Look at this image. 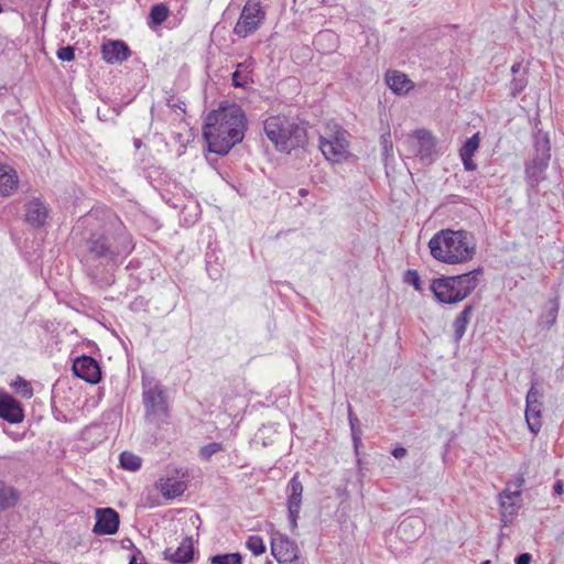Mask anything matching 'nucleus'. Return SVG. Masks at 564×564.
I'll return each instance as SVG.
<instances>
[{
  "instance_id": "dca6fc26",
  "label": "nucleus",
  "mask_w": 564,
  "mask_h": 564,
  "mask_svg": "<svg viewBox=\"0 0 564 564\" xmlns=\"http://www.w3.org/2000/svg\"><path fill=\"white\" fill-rule=\"evenodd\" d=\"M0 417L10 423H19L23 420L19 401L6 392H0Z\"/></svg>"
},
{
  "instance_id": "603ef678",
  "label": "nucleus",
  "mask_w": 564,
  "mask_h": 564,
  "mask_svg": "<svg viewBox=\"0 0 564 564\" xmlns=\"http://www.w3.org/2000/svg\"><path fill=\"white\" fill-rule=\"evenodd\" d=\"M3 12L2 0H0V14Z\"/></svg>"
},
{
  "instance_id": "5701e85b",
  "label": "nucleus",
  "mask_w": 564,
  "mask_h": 564,
  "mask_svg": "<svg viewBox=\"0 0 564 564\" xmlns=\"http://www.w3.org/2000/svg\"><path fill=\"white\" fill-rule=\"evenodd\" d=\"M386 83L395 94H406L412 88V82L408 76L398 70H390L386 74Z\"/></svg>"
},
{
  "instance_id": "c85d7f7f",
  "label": "nucleus",
  "mask_w": 564,
  "mask_h": 564,
  "mask_svg": "<svg viewBox=\"0 0 564 564\" xmlns=\"http://www.w3.org/2000/svg\"><path fill=\"white\" fill-rule=\"evenodd\" d=\"M120 466L129 471H135L141 467V458L130 452L120 454Z\"/></svg>"
},
{
  "instance_id": "412c9836",
  "label": "nucleus",
  "mask_w": 564,
  "mask_h": 564,
  "mask_svg": "<svg viewBox=\"0 0 564 564\" xmlns=\"http://www.w3.org/2000/svg\"><path fill=\"white\" fill-rule=\"evenodd\" d=\"M47 218V208L40 199L31 200L25 208V219L34 227L43 226Z\"/></svg>"
},
{
  "instance_id": "1a4fd4ad",
  "label": "nucleus",
  "mask_w": 564,
  "mask_h": 564,
  "mask_svg": "<svg viewBox=\"0 0 564 564\" xmlns=\"http://www.w3.org/2000/svg\"><path fill=\"white\" fill-rule=\"evenodd\" d=\"M550 147L546 139L536 142V154L527 165L525 175L532 186L538 185L544 178V171L550 161Z\"/></svg>"
},
{
  "instance_id": "e433bc0d",
  "label": "nucleus",
  "mask_w": 564,
  "mask_h": 564,
  "mask_svg": "<svg viewBox=\"0 0 564 564\" xmlns=\"http://www.w3.org/2000/svg\"><path fill=\"white\" fill-rule=\"evenodd\" d=\"M405 282L413 285L415 290L420 291L421 286V278L415 270H409L405 274Z\"/></svg>"
},
{
  "instance_id": "c9c22d12",
  "label": "nucleus",
  "mask_w": 564,
  "mask_h": 564,
  "mask_svg": "<svg viewBox=\"0 0 564 564\" xmlns=\"http://www.w3.org/2000/svg\"><path fill=\"white\" fill-rule=\"evenodd\" d=\"M57 57L64 62H70L75 58V51L73 46H63L57 51Z\"/></svg>"
},
{
  "instance_id": "a18cd8bd",
  "label": "nucleus",
  "mask_w": 564,
  "mask_h": 564,
  "mask_svg": "<svg viewBox=\"0 0 564 564\" xmlns=\"http://www.w3.org/2000/svg\"><path fill=\"white\" fill-rule=\"evenodd\" d=\"M361 434H362L361 431H357L354 434H351L354 447H355L356 452H358L359 447L362 445Z\"/></svg>"
},
{
  "instance_id": "aec40b11",
  "label": "nucleus",
  "mask_w": 564,
  "mask_h": 564,
  "mask_svg": "<svg viewBox=\"0 0 564 564\" xmlns=\"http://www.w3.org/2000/svg\"><path fill=\"white\" fill-rule=\"evenodd\" d=\"M162 496L166 499H174L184 494L187 485L184 480L176 478H161L155 484Z\"/></svg>"
},
{
  "instance_id": "c03bdc74",
  "label": "nucleus",
  "mask_w": 564,
  "mask_h": 564,
  "mask_svg": "<svg viewBox=\"0 0 564 564\" xmlns=\"http://www.w3.org/2000/svg\"><path fill=\"white\" fill-rule=\"evenodd\" d=\"M532 560L531 554L522 553L516 557V564H530Z\"/></svg>"
},
{
  "instance_id": "7ed1b4c3",
  "label": "nucleus",
  "mask_w": 564,
  "mask_h": 564,
  "mask_svg": "<svg viewBox=\"0 0 564 564\" xmlns=\"http://www.w3.org/2000/svg\"><path fill=\"white\" fill-rule=\"evenodd\" d=\"M102 234L94 232L88 240L90 253L97 258L115 261L127 256L131 250V240L122 221L110 210L102 212Z\"/></svg>"
},
{
  "instance_id": "4468645a",
  "label": "nucleus",
  "mask_w": 564,
  "mask_h": 564,
  "mask_svg": "<svg viewBox=\"0 0 564 564\" xmlns=\"http://www.w3.org/2000/svg\"><path fill=\"white\" fill-rule=\"evenodd\" d=\"M73 372L75 376L89 383H98L101 379V371L98 362L89 356L76 358L73 362Z\"/></svg>"
},
{
  "instance_id": "f257e3e1",
  "label": "nucleus",
  "mask_w": 564,
  "mask_h": 564,
  "mask_svg": "<svg viewBox=\"0 0 564 564\" xmlns=\"http://www.w3.org/2000/svg\"><path fill=\"white\" fill-rule=\"evenodd\" d=\"M246 130V117L237 105H230L212 111L204 124L203 133L208 149L219 155L242 141Z\"/></svg>"
},
{
  "instance_id": "864d4df0",
  "label": "nucleus",
  "mask_w": 564,
  "mask_h": 564,
  "mask_svg": "<svg viewBox=\"0 0 564 564\" xmlns=\"http://www.w3.org/2000/svg\"><path fill=\"white\" fill-rule=\"evenodd\" d=\"M481 564H490V561H485Z\"/></svg>"
},
{
  "instance_id": "423d86ee",
  "label": "nucleus",
  "mask_w": 564,
  "mask_h": 564,
  "mask_svg": "<svg viewBox=\"0 0 564 564\" xmlns=\"http://www.w3.org/2000/svg\"><path fill=\"white\" fill-rule=\"evenodd\" d=\"M347 137V131L340 128L319 137V149L326 160L339 163L347 159L349 154Z\"/></svg>"
},
{
  "instance_id": "37998d69",
  "label": "nucleus",
  "mask_w": 564,
  "mask_h": 564,
  "mask_svg": "<svg viewBox=\"0 0 564 564\" xmlns=\"http://www.w3.org/2000/svg\"><path fill=\"white\" fill-rule=\"evenodd\" d=\"M524 475L519 474L514 477L513 481L509 482L511 488L514 487V489L520 490V488L524 485Z\"/></svg>"
},
{
  "instance_id": "f8f14e48",
  "label": "nucleus",
  "mask_w": 564,
  "mask_h": 564,
  "mask_svg": "<svg viewBox=\"0 0 564 564\" xmlns=\"http://www.w3.org/2000/svg\"><path fill=\"white\" fill-rule=\"evenodd\" d=\"M288 511L289 520L292 530L297 528V519L302 507L303 498V485L299 478V474H295L288 484Z\"/></svg>"
},
{
  "instance_id": "7c9ffc66",
  "label": "nucleus",
  "mask_w": 564,
  "mask_h": 564,
  "mask_svg": "<svg viewBox=\"0 0 564 564\" xmlns=\"http://www.w3.org/2000/svg\"><path fill=\"white\" fill-rule=\"evenodd\" d=\"M480 144V138L478 133H475L473 137L468 138L464 145L462 147L459 154L460 156H473L475 152L478 150Z\"/></svg>"
},
{
  "instance_id": "4be33fe9",
  "label": "nucleus",
  "mask_w": 564,
  "mask_h": 564,
  "mask_svg": "<svg viewBox=\"0 0 564 564\" xmlns=\"http://www.w3.org/2000/svg\"><path fill=\"white\" fill-rule=\"evenodd\" d=\"M19 177L17 171L9 165H0V194L11 195L18 187Z\"/></svg>"
},
{
  "instance_id": "473e14b6",
  "label": "nucleus",
  "mask_w": 564,
  "mask_h": 564,
  "mask_svg": "<svg viewBox=\"0 0 564 564\" xmlns=\"http://www.w3.org/2000/svg\"><path fill=\"white\" fill-rule=\"evenodd\" d=\"M247 547L256 556L262 554L265 551V546L262 538L259 535H251L247 540Z\"/></svg>"
},
{
  "instance_id": "393cba45",
  "label": "nucleus",
  "mask_w": 564,
  "mask_h": 564,
  "mask_svg": "<svg viewBox=\"0 0 564 564\" xmlns=\"http://www.w3.org/2000/svg\"><path fill=\"white\" fill-rule=\"evenodd\" d=\"M254 66V61L252 58H248L242 63L237 65L236 72L232 74V84L236 87H245L249 83H251L250 73L252 72Z\"/></svg>"
},
{
  "instance_id": "3c124183",
  "label": "nucleus",
  "mask_w": 564,
  "mask_h": 564,
  "mask_svg": "<svg viewBox=\"0 0 564 564\" xmlns=\"http://www.w3.org/2000/svg\"><path fill=\"white\" fill-rule=\"evenodd\" d=\"M169 106H170V107H173V108L177 107V108L182 109V108L178 106V102L172 104V102H171V100H169Z\"/></svg>"
},
{
  "instance_id": "6e6552de",
  "label": "nucleus",
  "mask_w": 564,
  "mask_h": 564,
  "mask_svg": "<svg viewBox=\"0 0 564 564\" xmlns=\"http://www.w3.org/2000/svg\"><path fill=\"white\" fill-rule=\"evenodd\" d=\"M145 419L153 423L163 421L167 415V403L164 390L155 384L143 392Z\"/></svg>"
},
{
  "instance_id": "79ce46f5",
  "label": "nucleus",
  "mask_w": 564,
  "mask_h": 564,
  "mask_svg": "<svg viewBox=\"0 0 564 564\" xmlns=\"http://www.w3.org/2000/svg\"><path fill=\"white\" fill-rule=\"evenodd\" d=\"M464 167L466 171H474L476 170V164L473 161V156H460Z\"/></svg>"
},
{
  "instance_id": "58836bf2",
  "label": "nucleus",
  "mask_w": 564,
  "mask_h": 564,
  "mask_svg": "<svg viewBox=\"0 0 564 564\" xmlns=\"http://www.w3.org/2000/svg\"><path fill=\"white\" fill-rule=\"evenodd\" d=\"M348 420H349V425H350L351 434H354L357 431H361L360 424H359V420L354 414L350 405L348 406Z\"/></svg>"
},
{
  "instance_id": "c756f323",
  "label": "nucleus",
  "mask_w": 564,
  "mask_h": 564,
  "mask_svg": "<svg viewBox=\"0 0 564 564\" xmlns=\"http://www.w3.org/2000/svg\"><path fill=\"white\" fill-rule=\"evenodd\" d=\"M169 17V8L164 3L155 4L151 8L150 20L154 25H161Z\"/></svg>"
},
{
  "instance_id": "09e8293b",
  "label": "nucleus",
  "mask_w": 564,
  "mask_h": 564,
  "mask_svg": "<svg viewBox=\"0 0 564 564\" xmlns=\"http://www.w3.org/2000/svg\"><path fill=\"white\" fill-rule=\"evenodd\" d=\"M553 491H554L555 495H558V496L563 495V492H564V484H563L562 480H557L555 482V485L553 487Z\"/></svg>"
},
{
  "instance_id": "2f4dec72",
  "label": "nucleus",
  "mask_w": 564,
  "mask_h": 564,
  "mask_svg": "<svg viewBox=\"0 0 564 564\" xmlns=\"http://www.w3.org/2000/svg\"><path fill=\"white\" fill-rule=\"evenodd\" d=\"M212 564H241L242 558L239 553L220 554L210 557Z\"/></svg>"
},
{
  "instance_id": "39448f33",
  "label": "nucleus",
  "mask_w": 564,
  "mask_h": 564,
  "mask_svg": "<svg viewBox=\"0 0 564 564\" xmlns=\"http://www.w3.org/2000/svg\"><path fill=\"white\" fill-rule=\"evenodd\" d=\"M264 132L278 150L286 151L299 147L305 137V131L285 116H272L264 121Z\"/></svg>"
},
{
  "instance_id": "f03ea898",
  "label": "nucleus",
  "mask_w": 564,
  "mask_h": 564,
  "mask_svg": "<svg viewBox=\"0 0 564 564\" xmlns=\"http://www.w3.org/2000/svg\"><path fill=\"white\" fill-rule=\"evenodd\" d=\"M431 256L438 262L460 264L471 260L476 253V240L466 230L442 229L429 241Z\"/></svg>"
},
{
  "instance_id": "0eeeda50",
  "label": "nucleus",
  "mask_w": 564,
  "mask_h": 564,
  "mask_svg": "<svg viewBox=\"0 0 564 564\" xmlns=\"http://www.w3.org/2000/svg\"><path fill=\"white\" fill-rule=\"evenodd\" d=\"M264 19V12L261 9L260 2L249 0L234 28V33L239 37H247L254 33Z\"/></svg>"
},
{
  "instance_id": "9b49d317",
  "label": "nucleus",
  "mask_w": 564,
  "mask_h": 564,
  "mask_svg": "<svg viewBox=\"0 0 564 564\" xmlns=\"http://www.w3.org/2000/svg\"><path fill=\"white\" fill-rule=\"evenodd\" d=\"M541 392L538 389L536 383H532L525 398V421L529 430L536 435L541 429Z\"/></svg>"
},
{
  "instance_id": "a19ab883",
  "label": "nucleus",
  "mask_w": 564,
  "mask_h": 564,
  "mask_svg": "<svg viewBox=\"0 0 564 564\" xmlns=\"http://www.w3.org/2000/svg\"><path fill=\"white\" fill-rule=\"evenodd\" d=\"M323 41H333L335 42V35L330 32H319L315 37V44H319Z\"/></svg>"
},
{
  "instance_id": "a211bd4d",
  "label": "nucleus",
  "mask_w": 564,
  "mask_h": 564,
  "mask_svg": "<svg viewBox=\"0 0 564 564\" xmlns=\"http://www.w3.org/2000/svg\"><path fill=\"white\" fill-rule=\"evenodd\" d=\"M164 555L167 560L177 564H186L191 562L194 555L192 538H184L175 550L173 547H167L164 551Z\"/></svg>"
},
{
  "instance_id": "bb28decb",
  "label": "nucleus",
  "mask_w": 564,
  "mask_h": 564,
  "mask_svg": "<svg viewBox=\"0 0 564 564\" xmlns=\"http://www.w3.org/2000/svg\"><path fill=\"white\" fill-rule=\"evenodd\" d=\"M474 307L471 305L465 306L453 323L454 338L456 341L460 340L466 332L467 325L470 321V316Z\"/></svg>"
},
{
  "instance_id": "f3484780",
  "label": "nucleus",
  "mask_w": 564,
  "mask_h": 564,
  "mask_svg": "<svg viewBox=\"0 0 564 564\" xmlns=\"http://www.w3.org/2000/svg\"><path fill=\"white\" fill-rule=\"evenodd\" d=\"M424 530V522L420 517H408L398 525V535L404 541H414Z\"/></svg>"
},
{
  "instance_id": "49530a36",
  "label": "nucleus",
  "mask_w": 564,
  "mask_h": 564,
  "mask_svg": "<svg viewBox=\"0 0 564 564\" xmlns=\"http://www.w3.org/2000/svg\"><path fill=\"white\" fill-rule=\"evenodd\" d=\"M98 218V212H90L83 220L84 224L93 226L94 220Z\"/></svg>"
},
{
  "instance_id": "cd10ccee",
  "label": "nucleus",
  "mask_w": 564,
  "mask_h": 564,
  "mask_svg": "<svg viewBox=\"0 0 564 564\" xmlns=\"http://www.w3.org/2000/svg\"><path fill=\"white\" fill-rule=\"evenodd\" d=\"M558 302L557 300H550L543 307V312L540 316V325H542L545 328H551L557 318L558 314Z\"/></svg>"
},
{
  "instance_id": "9d476101",
  "label": "nucleus",
  "mask_w": 564,
  "mask_h": 564,
  "mask_svg": "<svg viewBox=\"0 0 564 564\" xmlns=\"http://www.w3.org/2000/svg\"><path fill=\"white\" fill-rule=\"evenodd\" d=\"M271 553L280 564H301L297 544L286 535H275L271 540Z\"/></svg>"
},
{
  "instance_id": "f704fd0d",
  "label": "nucleus",
  "mask_w": 564,
  "mask_h": 564,
  "mask_svg": "<svg viewBox=\"0 0 564 564\" xmlns=\"http://www.w3.org/2000/svg\"><path fill=\"white\" fill-rule=\"evenodd\" d=\"M381 145H382V155H383L384 160L387 161L393 150L391 135L389 132L381 135Z\"/></svg>"
},
{
  "instance_id": "a878e982",
  "label": "nucleus",
  "mask_w": 564,
  "mask_h": 564,
  "mask_svg": "<svg viewBox=\"0 0 564 564\" xmlns=\"http://www.w3.org/2000/svg\"><path fill=\"white\" fill-rule=\"evenodd\" d=\"M417 153L423 160H432L435 150V142L426 131H417Z\"/></svg>"
},
{
  "instance_id": "4c0bfd02",
  "label": "nucleus",
  "mask_w": 564,
  "mask_h": 564,
  "mask_svg": "<svg viewBox=\"0 0 564 564\" xmlns=\"http://www.w3.org/2000/svg\"><path fill=\"white\" fill-rule=\"evenodd\" d=\"M527 86V80L522 78H514L510 83V91L513 97L518 96Z\"/></svg>"
},
{
  "instance_id": "ddd939ff",
  "label": "nucleus",
  "mask_w": 564,
  "mask_h": 564,
  "mask_svg": "<svg viewBox=\"0 0 564 564\" xmlns=\"http://www.w3.org/2000/svg\"><path fill=\"white\" fill-rule=\"evenodd\" d=\"M521 490L511 489L507 484L506 489L499 495V503L501 510V521L508 524L518 513L520 507Z\"/></svg>"
},
{
  "instance_id": "de8ad7c7",
  "label": "nucleus",
  "mask_w": 564,
  "mask_h": 564,
  "mask_svg": "<svg viewBox=\"0 0 564 564\" xmlns=\"http://www.w3.org/2000/svg\"><path fill=\"white\" fill-rule=\"evenodd\" d=\"M408 451L406 448L404 447H395L393 451H392V455L393 457H395L397 459H401L403 458L405 455H406Z\"/></svg>"
},
{
  "instance_id": "72a5a7b5",
  "label": "nucleus",
  "mask_w": 564,
  "mask_h": 564,
  "mask_svg": "<svg viewBox=\"0 0 564 564\" xmlns=\"http://www.w3.org/2000/svg\"><path fill=\"white\" fill-rule=\"evenodd\" d=\"M221 449H223V446L220 443L213 442V443H209L200 448L199 456L203 459L208 460V459H210V457L214 454L220 452Z\"/></svg>"
},
{
  "instance_id": "8fccbe9b",
  "label": "nucleus",
  "mask_w": 564,
  "mask_h": 564,
  "mask_svg": "<svg viewBox=\"0 0 564 564\" xmlns=\"http://www.w3.org/2000/svg\"><path fill=\"white\" fill-rule=\"evenodd\" d=\"M520 67H521V64L520 63H516L511 66V72L512 74H516L520 70Z\"/></svg>"
},
{
  "instance_id": "ea45409f",
  "label": "nucleus",
  "mask_w": 564,
  "mask_h": 564,
  "mask_svg": "<svg viewBox=\"0 0 564 564\" xmlns=\"http://www.w3.org/2000/svg\"><path fill=\"white\" fill-rule=\"evenodd\" d=\"M20 392L24 398H31L32 397V388L29 382L21 380L19 381Z\"/></svg>"
},
{
  "instance_id": "2eb2a0df",
  "label": "nucleus",
  "mask_w": 564,
  "mask_h": 564,
  "mask_svg": "<svg viewBox=\"0 0 564 564\" xmlns=\"http://www.w3.org/2000/svg\"><path fill=\"white\" fill-rule=\"evenodd\" d=\"M119 527V514L111 508L96 511V523L93 531L96 534H113Z\"/></svg>"
},
{
  "instance_id": "20e7f679",
  "label": "nucleus",
  "mask_w": 564,
  "mask_h": 564,
  "mask_svg": "<svg viewBox=\"0 0 564 564\" xmlns=\"http://www.w3.org/2000/svg\"><path fill=\"white\" fill-rule=\"evenodd\" d=\"M481 269L465 274L434 279L431 290L434 296L444 304H455L465 300L477 288Z\"/></svg>"
},
{
  "instance_id": "b1692460",
  "label": "nucleus",
  "mask_w": 564,
  "mask_h": 564,
  "mask_svg": "<svg viewBox=\"0 0 564 564\" xmlns=\"http://www.w3.org/2000/svg\"><path fill=\"white\" fill-rule=\"evenodd\" d=\"M19 499V490L0 480V512L13 508Z\"/></svg>"
},
{
  "instance_id": "6ab92c4d",
  "label": "nucleus",
  "mask_w": 564,
  "mask_h": 564,
  "mask_svg": "<svg viewBox=\"0 0 564 564\" xmlns=\"http://www.w3.org/2000/svg\"><path fill=\"white\" fill-rule=\"evenodd\" d=\"M102 57L108 63L126 61L130 55L128 45L121 41H110L102 45Z\"/></svg>"
}]
</instances>
